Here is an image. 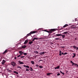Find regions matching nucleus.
I'll return each instance as SVG.
<instances>
[{
  "label": "nucleus",
  "mask_w": 78,
  "mask_h": 78,
  "mask_svg": "<svg viewBox=\"0 0 78 78\" xmlns=\"http://www.w3.org/2000/svg\"><path fill=\"white\" fill-rule=\"evenodd\" d=\"M44 31H46V32H47V33H51V31H56V30H50V31H48L47 30H43Z\"/></svg>",
  "instance_id": "obj_1"
},
{
  "label": "nucleus",
  "mask_w": 78,
  "mask_h": 78,
  "mask_svg": "<svg viewBox=\"0 0 78 78\" xmlns=\"http://www.w3.org/2000/svg\"><path fill=\"white\" fill-rule=\"evenodd\" d=\"M11 64V65L13 67H15L16 66V63L14 62H12Z\"/></svg>",
  "instance_id": "obj_2"
},
{
  "label": "nucleus",
  "mask_w": 78,
  "mask_h": 78,
  "mask_svg": "<svg viewBox=\"0 0 78 78\" xmlns=\"http://www.w3.org/2000/svg\"><path fill=\"white\" fill-rule=\"evenodd\" d=\"M69 26V24H66L63 27H62V29H64V28H66V27H68Z\"/></svg>",
  "instance_id": "obj_3"
},
{
  "label": "nucleus",
  "mask_w": 78,
  "mask_h": 78,
  "mask_svg": "<svg viewBox=\"0 0 78 78\" xmlns=\"http://www.w3.org/2000/svg\"><path fill=\"white\" fill-rule=\"evenodd\" d=\"M62 55H64V54L63 52H62V54H61V51L60 50L59 51V56H61Z\"/></svg>",
  "instance_id": "obj_4"
},
{
  "label": "nucleus",
  "mask_w": 78,
  "mask_h": 78,
  "mask_svg": "<svg viewBox=\"0 0 78 78\" xmlns=\"http://www.w3.org/2000/svg\"><path fill=\"white\" fill-rule=\"evenodd\" d=\"M37 33V31L34 30L30 32V33H31V34H34V33Z\"/></svg>",
  "instance_id": "obj_5"
},
{
  "label": "nucleus",
  "mask_w": 78,
  "mask_h": 78,
  "mask_svg": "<svg viewBox=\"0 0 78 78\" xmlns=\"http://www.w3.org/2000/svg\"><path fill=\"white\" fill-rule=\"evenodd\" d=\"M5 62H6V61H5V60H3L2 62V65H4Z\"/></svg>",
  "instance_id": "obj_6"
},
{
  "label": "nucleus",
  "mask_w": 78,
  "mask_h": 78,
  "mask_svg": "<svg viewBox=\"0 0 78 78\" xmlns=\"http://www.w3.org/2000/svg\"><path fill=\"white\" fill-rule=\"evenodd\" d=\"M8 50L6 49L2 53V54L3 55V54H5V53H8Z\"/></svg>",
  "instance_id": "obj_7"
},
{
  "label": "nucleus",
  "mask_w": 78,
  "mask_h": 78,
  "mask_svg": "<svg viewBox=\"0 0 78 78\" xmlns=\"http://www.w3.org/2000/svg\"><path fill=\"white\" fill-rule=\"evenodd\" d=\"M18 62L19 64H24V63L23 62L21 61H18Z\"/></svg>",
  "instance_id": "obj_8"
},
{
  "label": "nucleus",
  "mask_w": 78,
  "mask_h": 78,
  "mask_svg": "<svg viewBox=\"0 0 78 78\" xmlns=\"http://www.w3.org/2000/svg\"><path fill=\"white\" fill-rule=\"evenodd\" d=\"M72 28H76V25H72V27H71Z\"/></svg>",
  "instance_id": "obj_9"
},
{
  "label": "nucleus",
  "mask_w": 78,
  "mask_h": 78,
  "mask_svg": "<svg viewBox=\"0 0 78 78\" xmlns=\"http://www.w3.org/2000/svg\"><path fill=\"white\" fill-rule=\"evenodd\" d=\"M68 33V32H64L63 33V34H62V35H63V36H66V34H67Z\"/></svg>",
  "instance_id": "obj_10"
},
{
  "label": "nucleus",
  "mask_w": 78,
  "mask_h": 78,
  "mask_svg": "<svg viewBox=\"0 0 78 78\" xmlns=\"http://www.w3.org/2000/svg\"><path fill=\"white\" fill-rule=\"evenodd\" d=\"M37 39H38V38L36 37H35L32 40V41H34V40H37Z\"/></svg>",
  "instance_id": "obj_11"
},
{
  "label": "nucleus",
  "mask_w": 78,
  "mask_h": 78,
  "mask_svg": "<svg viewBox=\"0 0 78 78\" xmlns=\"http://www.w3.org/2000/svg\"><path fill=\"white\" fill-rule=\"evenodd\" d=\"M23 67H27V68H28V69L30 68V67L28 66L24 65Z\"/></svg>",
  "instance_id": "obj_12"
},
{
  "label": "nucleus",
  "mask_w": 78,
  "mask_h": 78,
  "mask_svg": "<svg viewBox=\"0 0 78 78\" xmlns=\"http://www.w3.org/2000/svg\"><path fill=\"white\" fill-rule=\"evenodd\" d=\"M60 67V66H58L56 67H55V69H59Z\"/></svg>",
  "instance_id": "obj_13"
},
{
  "label": "nucleus",
  "mask_w": 78,
  "mask_h": 78,
  "mask_svg": "<svg viewBox=\"0 0 78 78\" xmlns=\"http://www.w3.org/2000/svg\"><path fill=\"white\" fill-rule=\"evenodd\" d=\"M19 53L20 54H23V52L22 51H19Z\"/></svg>",
  "instance_id": "obj_14"
},
{
  "label": "nucleus",
  "mask_w": 78,
  "mask_h": 78,
  "mask_svg": "<svg viewBox=\"0 0 78 78\" xmlns=\"http://www.w3.org/2000/svg\"><path fill=\"white\" fill-rule=\"evenodd\" d=\"M55 36H62V34H56L55 35Z\"/></svg>",
  "instance_id": "obj_15"
},
{
  "label": "nucleus",
  "mask_w": 78,
  "mask_h": 78,
  "mask_svg": "<svg viewBox=\"0 0 78 78\" xmlns=\"http://www.w3.org/2000/svg\"><path fill=\"white\" fill-rule=\"evenodd\" d=\"M31 32H30V33L27 34V36L28 37V36H31Z\"/></svg>",
  "instance_id": "obj_16"
},
{
  "label": "nucleus",
  "mask_w": 78,
  "mask_h": 78,
  "mask_svg": "<svg viewBox=\"0 0 78 78\" xmlns=\"http://www.w3.org/2000/svg\"><path fill=\"white\" fill-rule=\"evenodd\" d=\"M26 47H27L26 45H24L22 46V48H25Z\"/></svg>",
  "instance_id": "obj_17"
},
{
  "label": "nucleus",
  "mask_w": 78,
  "mask_h": 78,
  "mask_svg": "<svg viewBox=\"0 0 78 78\" xmlns=\"http://www.w3.org/2000/svg\"><path fill=\"white\" fill-rule=\"evenodd\" d=\"M73 56L72 58H75V57L76 56V54H75V53H73Z\"/></svg>",
  "instance_id": "obj_18"
},
{
  "label": "nucleus",
  "mask_w": 78,
  "mask_h": 78,
  "mask_svg": "<svg viewBox=\"0 0 78 78\" xmlns=\"http://www.w3.org/2000/svg\"><path fill=\"white\" fill-rule=\"evenodd\" d=\"M27 42H28V40H25L24 44H26L27 43Z\"/></svg>",
  "instance_id": "obj_19"
},
{
  "label": "nucleus",
  "mask_w": 78,
  "mask_h": 78,
  "mask_svg": "<svg viewBox=\"0 0 78 78\" xmlns=\"http://www.w3.org/2000/svg\"><path fill=\"white\" fill-rule=\"evenodd\" d=\"M33 41H30L29 43V44H30V45H31V44H33Z\"/></svg>",
  "instance_id": "obj_20"
},
{
  "label": "nucleus",
  "mask_w": 78,
  "mask_h": 78,
  "mask_svg": "<svg viewBox=\"0 0 78 78\" xmlns=\"http://www.w3.org/2000/svg\"><path fill=\"white\" fill-rule=\"evenodd\" d=\"M44 54H45V52H42L40 53V55H44Z\"/></svg>",
  "instance_id": "obj_21"
},
{
  "label": "nucleus",
  "mask_w": 78,
  "mask_h": 78,
  "mask_svg": "<svg viewBox=\"0 0 78 78\" xmlns=\"http://www.w3.org/2000/svg\"><path fill=\"white\" fill-rule=\"evenodd\" d=\"M62 37V38L64 39L65 37H66V36L65 35H63L62 34V35H61Z\"/></svg>",
  "instance_id": "obj_22"
},
{
  "label": "nucleus",
  "mask_w": 78,
  "mask_h": 78,
  "mask_svg": "<svg viewBox=\"0 0 78 78\" xmlns=\"http://www.w3.org/2000/svg\"><path fill=\"white\" fill-rule=\"evenodd\" d=\"M50 74H52V73H47V75L48 76V75H50Z\"/></svg>",
  "instance_id": "obj_23"
},
{
  "label": "nucleus",
  "mask_w": 78,
  "mask_h": 78,
  "mask_svg": "<svg viewBox=\"0 0 78 78\" xmlns=\"http://www.w3.org/2000/svg\"><path fill=\"white\" fill-rule=\"evenodd\" d=\"M30 70L31 71H33V68H32L31 67H30Z\"/></svg>",
  "instance_id": "obj_24"
},
{
  "label": "nucleus",
  "mask_w": 78,
  "mask_h": 78,
  "mask_svg": "<svg viewBox=\"0 0 78 78\" xmlns=\"http://www.w3.org/2000/svg\"><path fill=\"white\" fill-rule=\"evenodd\" d=\"M13 72H14V73H16V74H19V73H18V72H16V71H14Z\"/></svg>",
  "instance_id": "obj_25"
},
{
  "label": "nucleus",
  "mask_w": 78,
  "mask_h": 78,
  "mask_svg": "<svg viewBox=\"0 0 78 78\" xmlns=\"http://www.w3.org/2000/svg\"><path fill=\"white\" fill-rule=\"evenodd\" d=\"M31 63L32 64H34V62L33 61H31Z\"/></svg>",
  "instance_id": "obj_26"
},
{
  "label": "nucleus",
  "mask_w": 78,
  "mask_h": 78,
  "mask_svg": "<svg viewBox=\"0 0 78 78\" xmlns=\"http://www.w3.org/2000/svg\"><path fill=\"white\" fill-rule=\"evenodd\" d=\"M34 53H36V54H38V51H34Z\"/></svg>",
  "instance_id": "obj_27"
},
{
  "label": "nucleus",
  "mask_w": 78,
  "mask_h": 78,
  "mask_svg": "<svg viewBox=\"0 0 78 78\" xmlns=\"http://www.w3.org/2000/svg\"><path fill=\"white\" fill-rule=\"evenodd\" d=\"M59 38H55V40L56 41V40H59Z\"/></svg>",
  "instance_id": "obj_28"
},
{
  "label": "nucleus",
  "mask_w": 78,
  "mask_h": 78,
  "mask_svg": "<svg viewBox=\"0 0 78 78\" xmlns=\"http://www.w3.org/2000/svg\"><path fill=\"white\" fill-rule=\"evenodd\" d=\"M73 48H75L76 49V46H73Z\"/></svg>",
  "instance_id": "obj_29"
},
{
  "label": "nucleus",
  "mask_w": 78,
  "mask_h": 78,
  "mask_svg": "<svg viewBox=\"0 0 78 78\" xmlns=\"http://www.w3.org/2000/svg\"><path fill=\"white\" fill-rule=\"evenodd\" d=\"M40 68H41V69H42V68H43V66H39Z\"/></svg>",
  "instance_id": "obj_30"
},
{
  "label": "nucleus",
  "mask_w": 78,
  "mask_h": 78,
  "mask_svg": "<svg viewBox=\"0 0 78 78\" xmlns=\"http://www.w3.org/2000/svg\"><path fill=\"white\" fill-rule=\"evenodd\" d=\"M18 68H20V69H21L22 68L21 67L19 66H18L17 67Z\"/></svg>",
  "instance_id": "obj_31"
},
{
  "label": "nucleus",
  "mask_w": 78,
  "mask_h": 78,
  "mask_svg": "<svg viewBox=\"0 0 78 78\" xmlns=\"http://www.w3.org/2000/svg\"><path fill=\"white\" fill-rule=\"evenodd\" d=\"M24 57H25V56H20V58H23Z\"/></svg>",
  "instance_id": "obj_32"
},
{
  "label": "nucleus",
  "mask_w": 78,
  "mask_h": 78,
  "mask_svg": "<svg viewBox=\"0 0 78 78\" xmlns=\"http://www.w3.org/2000/svg\"><path fill=\"white\" fill-rule=\"evenodd\" d=\"M67 54H68V53L67 52H65L64 53V55H67Z\"/></svg>",
  "instance_id": "obj_33"
},
{
  "label": "nucleus",
  "mask_w": 78,
  "mask_h": 78,
  "mask_svg": "<svg viewBox=\"0 0 78 78\" xmlns=\"http://www.w3.org/2000/svg\"><path fill=\"white\" fill-rule=\"evenodd\" d=\"M57 76H59V75H60V73H58L57 74Z\"/></svg>",
  "instance_id": "obj_34"
},
{
  "label": "nucleus",
  "mask_w": 78,
  "mask_h": 78,
  "mask_svg": "<svg viewBox=\"0 0 78 78\" xmlns=\"http://www.w3.org/2000/svg\"><path fill=\"white\" fill-rule=\"evenodd\" d=\"M26 71H29V69L28 68H27L26 69Z\"/></svg>",
  "instance_id": "obj_35"
},
{
  "label": "nucleus",
  "mask_w": 78,
  "mask_h": 78,
  "mask_svg": "<svg viewBox=\"0 0 78 78\" xmlns=\"http://www.w3.org/2000/svg\"><path fill=\"white\" fill-rule=\"evenodd\" d=\"M36 67H38L39 66V65H38V64H36Z\"/></svg>",
  "instance_id": "obj_36"
},
{
  "label": "nucleus",
  "mask_w": 78,
  "mask_h": 78,
  "mask_svg": "<svg viewBox=\"0 0 78 78\" xmlns=\"http://www.w3.org/2000/svg\"><path fill=\"white\" fill-rule=\"evenodd\" d=\"M43 38H38V39H42Z\"/></svg>",
  "instance_id": "obj_37"
},
{
  "label": "nucleus",
  "mask_w": 78,
  "mask_h": 78,
  "mask_svg": "<svg viewBox=\"0 0 78 78\" xmlns=\"http://www.w3.org/2000/svg\"><path fill=\"white\" fill-rule=\"evenodd\" d=\"M74 65H75V66H78V65L76 63H74Z\"/></svg>",
  "instance_id": "obj_38"
},
{
  "label": "nucleus",
  "mask_w": 78,
  "mask_h": 78,
  "mask_svg": "<svg viewBox=\"0 0 78 78\" xmlns=\"http://www.w3.org/2000/svg\"><path fill=\"white\" fill-rule=\"evenodd\" d=\"M23 54L24 55H27V53H23Z\"/></svg>",
  "instance_id": "obj_39"
},
{
  "label": "nucleus",
  "mask_w": 78,
  "mask_h": 78,
  "mask_svg": "<svg viewBox=\"0 0 78 78\" xmlns=\"http://www.w3.org/2000/svg\"><path fill=\"white\" fill-rule=\"evenodd\" d=\"M72 66H74V65L75 64V63H74L73 62V63H72Z\"/></svg>",
  "instance_id": "obj_40"
},
{
  "label": "nucleus",
  "mask_w": 78,
  "mask_h": 78,
  "mask_svg": "<svg viewBox=\"0 0 78 78\" xmlns=\"http://www.w3.org/2000/svg\"><path fill=\"white\" fill-rule=\"evenodd\" d=\"M51 30H58L57 29H51Z\"/></svg>",
  "instance_id": "obj_41"
},
{
  "label": "nucleus",
  "mask_w": 78,
  "mask_h": 78,
  "mask_svg": "<svg viewBox=\"0 0 78 78\" xmlns=\"http://www.w3.org/2000/svg\"><path fill=\"white\" fill-rule=\"evenodd\" d=\"M20 57V55H19L17 56L18 58H19V57Z\"/></svg>",
  "instance_id": "obj_42"
},
{
  "label": "nucleus",
  "mask_w": 78,
  "mask_h": 78,
  "mask_svg": "<svg viewBox=\"0 0 78 78\" xmlns=\"http://www.w3.org/2000/svg\"><path fill=\"white\" fill-rule=\"evenodd\" d=\"M71 63H72V64L73 62L72 61H70Z\"/></svg>",
  "instance_id": "obj_43"
},
{
  "label": "nucleus",
  "mask_w": 78,
  "mask_h": 78,
  "mask_svg": "<svg viewBox=\"0 0 78 78\" xmlns=\"http://www.w3.org/2000/svg\"><path fill=\"white\" fill-rule=\"evenodd\" d=\"M8 72H12V71L9 69V70Z\"/></svg>",
  "instance_id": "obj_44"
},
{
  "label": "nucleus",
  "mask_w": 78,
  "mask_h": 78,
  "mask_svg": "<svg viewBox=\"0 0 78 78\" xmlns=\"http://www.w3.org/2000/svg\"><path fill=\"white\" fill-rule=\"evenodd\" d=\"M76 50H78V47H76Z\"/></svg>",
  "instance_id": "obj_45"
},
{
  "label": "nucleus",
  "mask_w": 78,
  "mask_h": 78,
  "mask_svg": "<svg viewBox=\"0 0 78 78\" xmlns=\"http://www.w3.org/2000/svg\"><path fill=\"white\" fill-rule=\"evenodd\" d=\"M9 68L7 69V71H9Z\"/></svg>",
  "instance_id": "obj_46"
},
{
  "label": "nucleus",
  "mask_w": 78,
  "mask_h": 78,
  "mask_svg": "<svg viewBox=\"0 0 78 78\" xmlns=\"http://www.w3.org/2000/svg\"><path fill=\"white\" fill-rule=\"evenodd\" d=\"M69 28H70V27H68V28H66V29L67 30H69Z\"/></svg>",
  "instance_id": "obj_47"
},
{
  "label": "nucleus",
  "mask_w": 78,
  "mask_h": 78,
  "mask_svg": "<svg viewBox=\"0 0 78 78\" xmlns=\"http://www.w3.org/2000/svg\"><path fill=\"white\" fill-rule=\"evenodd\" d=\"M62 73V75H64V73Z\"/></svg>",
  "instance_id": "obj_48"
},
{
  "label": "nucleus",
  "mask_w": 78,
  "mask_h": 78,
  "mask_svg": "<svg viewBox=\"0 0 78 78\" xmlns=\"http://www.w3.org/2000/svg\"><path fill=\"white\" fill-rule=\"evenodd\" d=\"M16 58H17V57H15V58H14L15 59H16Z\"/></svg>",
  "instance_id": "obj_49"
},
{
  "label": "nucleus",
  "mask_w": 78,
  "mask_h": 78,
  "mask_svg": "<svg viewBox=\"0 0 78 78\" xmlns=\"http://www.w3.org/2000/svg\"><path fill=\"white\" fill-rule=\"evenodd\" d=\"M22 54H20V56H22Z\"/></svg>",
  "instance_id": "obj_50"
},
{
  "label": "nucleus",
  "mask_w": 78,
  "mask_h": 78,
  "mask_svg": "<svg viewBox=\"0 0 78 78\" xmlns=\"http://www.w3.org/2000/svg\"><path fill=\"white\" fill-rule=\"evenodd\" d=\"M60 73H62V71H60Z\"/></svg>",
  "instance_id": "obj_51"
},
{
  "label": "nucleus",
  "mask_w": 78,
  "mask_h": 78,
  "mask_svg": "<svg viewBox=\"0 0 78 78\" xmlns=\"http://www.w3.org/2000/svg\"><path fill=\"white\" fill-rule=\"evenodd\" d=\"M41 29H42V28H40L38 30H41Z\"/></svg>",
  "instance_id": "obj_52"
},
{
  "label": "nucleus",
  "mask_w": 78,
  "mask_h": 78,
  "mask_svg": "<svg viewBox=\"0 0 78 78\" xmlns=\"http://www.w3.org/2000/svg\"><path fill=\"white\" fill-rule=\"evenodd\" d=\"M39 61H42V60H39Z\"/></svg>",
  "instance_id": "obj_53"
},
{
  "label": "nucleus",
  "mask_w": 78,
  "mask_h": 78,
  "mask_svg": "<svg viewBox=\"0 0 78 78\" xmlns=\"http://www.w3.org/2000/svg\"><path fill=\"white\" fill-rule=\"evenodd\" d=\"M67 72H68V71H67L66 72V73H67Z\"/></svg>",
  "instance_id": "obj_54"
},
{
  "label": "nucleus",
  "mask_w": 78,
  "mask_h": 78,
  "mask_svg": "<svg viewBox=\"0 0 78 78\" xmlns=\"http://www.w3.org/2000/svg\"><path fill=\"white\" fill-rule=\"evenodd\" d=\"M35 56V57H36L37 56L36 55Z\"/></svg>",
  "instance_id": "obj_55"
},
{
  "label": "nucleus",
  "mask_w": 78,
  "mask_h": 78,
  "mask_svg": "<svg viewBox=\"0 0 78 78\" xmlns=\"http://www.w3.org/2000/svg\"><path fill=\"white\" fill-rule=\"evenodd\" d=\"M58 30H61V29H58Z\"/></svg>",
  "instance_id": "obj_56"
},
{
  "label": "nucleus",
  "mask_w": 78,
  "mask_h": 78,
  "mask_svg": "<svg viewBox=\"0 0 78 78\" xmlns=\"http://www.w3.org/2000/svg\"><path fill=\"white\" fill-rule=\"evenodd\" d=\"M77 78H78V77H77Z\"/></svg>",
  "instance_id": "obj_57"
},
{
  "label": "nucleus",
  "mask_w": 78,
  "mask_h": 78,
  "mask_svg": "<svg viewBox=\"0 0 78 78\" xmlns=\"http://www.w3.org/2000/svg\"><path fill=\"white\" fill-rule=\"evenodd\" d=\"M1 73V72H0V73Z\"/></svg>",
  "instance_id": "obj_58"
}]
</instances>
